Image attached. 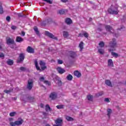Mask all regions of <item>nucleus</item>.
<instances>
[{
  "label": "nucleus",
  "instance_id": "nucleus-31",
  "mask_svg": "<svg viewBox=\"0 0 126 126\" xmlns=\"http://www.w3.org/2000/svg\"><path fill=\"white\" fill-rule=\"evenodd\" d=\"M98 45L100 48H103L105 46V43L103 41H100Z\"/></svg>",
  "mask_w": 126,
  "mask_h": 126
},
{
  "label": "nucleus",
  "instance_id": "nucleus-50",
  "mask_svg": "<svg viewBox=\"0 0 126 126\" xmlns=\"http://www.w3.org/2000/svg\"><path fill=\"white\" fill-rule=\"evenodd\" d=\"M84 36V34H82V33H79V35H78V37H83Z\"/></svg>",
  "mask_w": 126,
  "mask_h": 126
},
{
  "label": "nucleus",
  "instance_id": "nucleus-58",
  "mask_svg": "<svg viewBox=\"0 0 126 126\" xmlns=\"http://www.w3.org/2000/svg\"><path fill=\"white\" fill-rule=\"evenodd\" d=\"M46 114H47V113H46V112H43V114L45 116V115H46Z\"/></svg>",
  "mask_w": 126,
  "mask_h": 126
},
{
  "label": "nucleus",
  "instance_id": "nucleus-49",
  "mask_svg": "<svg viewBox=\"0 0 126 126\" xmlns=\"http://www.w3.org/2000/svg\"><path fill=\"white\" fill-rule=\"evenodd\" d=\"M21 34H22V35L23 37H24V36H25V32H24V31H22Z\"/></svg>",
  "mask_w": 126,
  "mask_h": 126
},
{
  "label": "nucleus",
  "instance_id": "nucleus-32",
  "mask_svg": "<svg viewBox=\"0 0 126 126\" xmlns=\"http://www.w3.org/2000/svg\"><path fill=\"white\" fill-rule=\"evenodd\" d=\"M104 94V92H100L97 94H96V97H100V96H102Z\"/></svg>",
  "mask_w": 126,
  "mask_h": 126
},
{
  "label": "nucleus",
  "instance_id": "nucleus-54",
  "mask_svg": "<svg viewBox=\"0 0 126 126\" xmlns=\"http://www.w3.org/2000/svg\"><path fill=\"white\" fill-rule=\"evenodd\" d=\"M0 50H2V45L0 44Z\"/></svg>",
  "mask_w": 126,
  "mask_h": 126
},
{
  "label": "nucleus",
  "instance_id": "nucleus-60",
  "mask_svg": "<svg viewBox=\"0 0 126 126\" xmlns=\"http://www.w3.org/2000/svg\"><path fill=\"white\" fill-rule=\"evenodd\" d=\"M10 121H12V118H11V119H10Z\"/></svg>",
  "mask_w": 126,
  "mask_h": 126
},
{
  "label": "nucleus",
  "instance_id": "nucleus-19",
  "mask_svg": "<svg viewBox=\"0 0 126 126\" xmlns=\"http://www.w3.org/2000/svg\"><path fill=\"white\" fill-rule=\"evenodd\" d=\"M65 119L67 122H73V121H74V119L72 117H69L68 116H66Z\"/></svg>",
  "mask_w": 126,
  "mask_h": 126
},
{
  "label": "nucleus",
  "instance_id": "nucleus-59",
  "mask_svg": "<svg viewBox=\"0 0 126 126\" xmlns=\"http://www.w3.org/2000/svg\"><path fill=\"white\" fill-rule=\"evenodd\" d=\"M14 100H17V97H14Z\"/></svg>",
  "mask_w": 126,
  "mask_h": 126
},
{
  "label": "nucleus",
  "instance_id": "nucleus-35",
  "mask_svg": "<svg viewBox=\"0 0 126 126\" xmlns=\"http://www.w3.org/2000/svg\"><path fill=\"white\" fill-rule=\"evenodd\" d=\"M44 83H45V84H46L47 85H48L49 86H50L51 85V82L47 80L44 81Z\"/></svg>",
  "mask_w": 126,
  "mask_h": 126
},
{
  "label": "nucleus",
  "instance_id": "nucleus-42",
  "mask_svg": "<svg viewBox=\"0 0 126 126\" xmlns=\"http://www.w3.org/2000/svg\"><path fill=\"white\" fill-rule=\"evenodd\" d=\"M20 70H21V71H25V70H26V68H25V67H21L20 68Z\"/></svg>",
  "mask_w": 126,
  "mask_h": 126
},
{
  "label": "nucleus",
  "instance_id": "nucleus-34",
  "mask_svg": "<svg viewBox=\"0 0 126 126\" xmlns=\"http://www.w3.org/2000/svg\"><path fill=\"white\" fill-rule=\"evenodd\" d=\"M16 115V112H11L9 114L10 117H14Z\"/></svg>",
  "mask_w": 126,
  "mask_h": 126
},
{
  "label": "nucleus",
  "instance_id": "nucleus-41",
  "mask_svg": "<svg viewBox=\"0 0 126 126\" xmlns=\"http://www.w3.org/2000/svg\"><path fill=\"white\" fill-rule=\"evenodd\" d=\"M6 20L8 22H10V16H7L6 17Z\"/></svg>",
  "mask_w": 126,
  "mask_h": 126
},
{
  "label": "nucleus",
  "instance_id": "nucleus-13",
  "mask_svg": "<svg viewBox=\"0 0 126 126\" xmlns=\"http://www.w3.org/2000/svg\"><path fill=\"white\" fill-rule=\"evenodd\" d=\"M107 65L108 66H111L112 67H114V63L113 62V60L109 59L107 62Z\"/></svg>",
  "mask_w": 126,
  "mask_h": 126
},
{
  "label": "nucleus",
  "instance_id": "nucleus-27",
  "mask_svg": "<svg viewBox=\"0 0 126 126\" xmlns=\"http://www.w3.org/2000/svg\"><path fill=\"white\" fill-rule=\"evenodd\" d=\"M111 55L112 56H113V57H114V58H118V57H119L120 56H119V54H118V53H116V52H111Z\"/></svg>",
  "mask_w": 126,
  "mask_h": 126
},
{
  "label": "nucleus",
  "instance_id": "nucleus-56",
  "mask_svg": "<svg viewBox=\"0 0 126 126\" xmlns=\"http://www.w3.org/2000/svg\"><path fill=\"white\" fill-rule=\"evenodd\" d=\"M89 20L90 21H92V18H90Z\"/></svg>",
  "mask_w": 126,
  "mask_h": 126
},
{
  "label": "nucleus",
  "instance_id": "nucleus-15",
  "mask_svg": "<svg viewBox=\"0 0 126 126\" xmlns=\"http://www.w3.org/2000/svg\"><path fill=\"white\" fill-rule=\"evenodd\" d=\"M83 46H84V43L83 41H81L79 44V48H80V52H82V50L84 49Z\"/></svg>",
  "mask_w": 126,
  "mask_h": 126
},
{
  "label": "nucleus",
  "instance_id": "nucleus-53",
  "mask_svg": "<svg viewBox=\"0 0 126 126\" xmlns=\"http://www.w3.org/2000/svg\"><path fill=\"white\" fill-rule=\"evenodd\" d=\"M125 28V27L122 26L120 29H118V30H122V29Z\"/></svg>",
  "mask_w": 126,
  "mask_h": 126
},
{
  "label": "nucleus",
  "instance_id": "nucleus-21",
  "mask_svg": "<svg viewBox=\"0 0 126 126\" xmlns=\"http://www.w3.org/2000/svg\"><path fill=\"white\" fill-rule=\"evenodd\" d=\"M45 111L46 112H48V111H50V112H51L52 108H51V107H50V105L49 104H46L45 106Z\"/></svg>",
  "mask_w": 126,
  "mask_h": 126
},
{
  "label": "nucleus",
  "instance_id": "nucleus-18",
  "mask_svg": "<svg viewBox=\"0 0 126 126\" xmlns=\"http://www.w3.org/2000/svg\"><path fill=\"white\" fill-rule=\"evenodd\" d=\"M105 29L106 31H108V32H111V30H113V27H111L110 25H106L105 26Z\"/></svg>",
  "mask_w": 126,
  "mask_h": 126
},
{
  "label": "nucleus",
  "instance_id": "nucleus-25",
  "mask_svg": "<svg viewBox=\"0 0 126 126\" xmlns=\"http://www.w3.org/2000/svg\"><path fill=\"white\" fill-rule=\"evenodd\" d=\"M68 32L66 31L63 32V36L64 38H67L68 37Z\"/></svg>",
  "mask_w": 126,
  "mask_h": 126
},
{
  "label": "nucleus",
  "instance_id": "nucleus-37",
  "mask_svg": "<svg viewBox=\"0 0 126 126\" xmlns=\"http://www.w3.org/2000/svg\"><path fill=\"white\" fill-rule=\"evenodd\" d=\"M65 13V10H60L59 11V13H60V14H64Z\"/></svg>",
  "mask_w": 126,
  "mask_h": 126
},
{
  "label": "nucleus",
  "instance_id": "nucleus-26",
  "mask_svg": "<svg viewBox=\"0 0 126 126\" xmlns=\"http://www.w3.org/2000/svg\"><path fill=\"white\" fill-rule=\"evenodd\" d=\"M67 80H69V81L72 80V79L73 78V77H72V75L71 74H68L66 77Z\"/></svg>",
  "mask_w": 126,
  "mask_h": 126
},
{
  "label": "nucleus",
  "instance_id": "nucleus-43",
  "mask_svg": "<svg viewBox=\"0 0 126 126\" xmlns=\"http://www.w3.org/2000/svg\"><path fill=\"white\" fill-rule=\"evenodd\" d=\"M39 80L40 81L43 82H44V81H45V78H44V77H41L39 78Z\"/></svg>",
  "mask_w": 126,
  "mask_h": 126
},
{
  "label": "nucleus",
  "instance_id": "nucleus-39",
  "mask_svg": "<svg viewBox=\"0 0 126 126\" xmlns=\"http://www.w3.org/2000/svg\"><path fill=\"white\" fill-rule=\"evenodd\" d=\"M84 36L85 38H88V37L89 36V34H88V33L85 32L84 33Z\"/></svg>",
  "mask_w": 126,
  "mask_h": 126
},
{
  "label": "nucleus",
  "instance_id": "nucleus-55",
  "mask_svg": "<svg viewBox=\"0 0 126 126\" xmlns=\"http://www.w3.org/2000/svg\"><path fill=\"white\" fill-rule=\"evenodd\" d=\"M98 30L99 31H102V29H101V28H98Z\"/></svg>",
  "mask_w": 126,
  "mask_h": 126
},
{
  "label": "nucleus",
  "instance_id": "nucleus-29",
  "mask_svg": "<svg viewBox=\"0 0 126 126\" xmlns=\"http://www.w3.org/2000/svg\"><path fill=\"white\" fill-rule=\"evenodd\" d=\"M98 52L100 54V55H104L105 51H104V49H99L98 50Z\"/></svg>",
  "mask_w": 126,
  "mask_h": 126
},
{
  "label": "nucleus",
  "instance_id": "nucleus-46",
  "mask_svg": "<svg viewBox=\"0 0 126 126\" xmlns=\"http://www.w3.org/2000/svg\"><path fill=\"white\" fill-rule=\"evenodd\" d=\"M0 58H4V54L1 52H0Z\"/></svg>",
  "mask_w": 126,
  "mask_h": 126
},
{
  "label": "nucleus",
  "instance_id": "nucleus-17",
  "mask_svg": "<svg viewBox=\"0 0 126 126\" xmlns=\"http://www.w3.org/2000/svg\"><path fill=\"white\" fill-rule=\"evenodd\" d=\"M74 75L75 76H77V77H80L81 76V73L79 72L78 70H76L74 72Z\"/></svg>",
  "mask_w": 126,
  "mask_h": 126
},
{
  "label": "nucleus",
  "instance_id": "nucleus-23",
  "mask_svg": "<svg viewBox=\"0 0 126 126\" xmlns=\"http://www.w3.org/2000/svg\"><path fill=\"white\" fill-rule=\"evenodd\" d=\"M34 99L35 97H32L31 96H29L28 97H27V100H28V101H30V102H33Z\"/></svg>",
  "mask_w": 126,
  "mask_h": 126
},
{
  "label": "nucleus",
  "instance_id": "nucleus-47",
  "mask_svg": "<svg viewBox=\"0 0 126 126\" xmlns=\"http://www.w3.org/2000/svg\"><path fill=\"white\" fill-rule=\"evenodd\" d=\"M58 83L59 85H62V84H63V82H62V81L59 80L58 81Z\"/></svg>",
  "mask_w": 126,
  "mask_h": 126
},
{
  "label": "nucleus",
  "instance_id": "nucleus-48",
  "mask_svg": "<svg viewBox=\"0 0 126 126\" xmlns=\"http://www.w3.org/2000/svg\"><path fill=\"white\" fill-rule=\"evenodd\" d=\"M18 17H22V16H23V14L21 13H19L18 14Z\"/></svg>",
  "mask_w": 126,
  "mask_h": 126
},
{
  "label": "nucleus",
  "instance_id": "nucleus-57",
  "mask_svg": "<svg viewBox=\"0 0 126 126\" xmlns=\"http://www.w3.org/2000/svg\"><path fill=\"white\" fill-rule=\"evenodd\" d=\"M45 126H51V125H50L49 124H46Z\"/></svg>",
  "mask_w": 126,
  "mask_h": 126
},
{
  "label": "nucleus",
  "instance_id": "nucleus-4",
  "mask_svg": "<svg viewBox=\"0 0 126 126\" xmlns=\"http://www.w3.org/2000/svg\"><path fill=\"white\" fill-rule=\"evenodd\" d=\"M34 86V81L32 79H29L28 80V83L27 84V89L29 90H32V88H33V86Z\"/></svg>",
  "mask_w": 126,
  "mask_h": 126
},
{
  "label": "nucleus",
  "instance_id": "nucleus-40",
  "mask_svg": "<svg viewBox=\"0 0 126 126\" xmlns=\"http://www.w3.org/2000/svg\"><path fill=\"white\" fill-rule=\"evenodd\" d=\"M58 64H63V60H58Z\"/></svg>",
  "mask_w": 126,
  "mask_h": 126
},
{
  "label": "nucleus",
  "instance_id": "nucleus-24",
  "mask_svg": "<svg viewBox=\"0 0 126 126\" xmlns=\"http://www.w3.org/2000/svg\"><path fill=\"white\" fill-rule=\"evenodd\" d=\"M113 113V111H112V109L109 108L107 109V116L108 118H110V117H111V114Z\"/></svg>",
  "mask_w": 126,
  "mask_h": 126
},
{
  "label": "nucleus",
  "instance_id": "nucleus-6",
  "mask_svg": "<svg viewBox=\"0 0 126 126\" xmlns=\"http://www.w3.org/2000/svg\"><path fill=\"white\" fill-rule=\"evenodd\" d=\"M24 59H25V55H24V53H20L19 56V58L17 61V63H21V62H23L24 61Z\"/></svg>",
  "mask_w": 126,
  "mask_h": 126
},
{
  "label": "nucleus",
  "instance_id": "nucleus-11",
  "mask_svg": "<svg viewBox=\"0 0 126 126\" xmlns=\"http://www.w3.org/2000/svg\"><path fill=\"white\" fill-rule=\"evenodd\" d=\"M6 44L7 45H9L10 44L11 45H14V44H15V42H14V40H13V39L9 37L6 39Z\"/></svg>",
  "mask_w": 126,
  "mask_h": 126
},
{
  "label": "nucleus",
  "instance_id": "nucleus-28",
  "mask_svg": "<svg viewBox=\"0 0 126 126\" xmlns=\"http://www.w3.org/2000/svg\"><path fill=\"white\" fill-rule=\"evenodd\" d=\"M87 98L89 101H93V95H88L87 96Z\"/></svg>",
  "mask_w": 126,
  "mask_h": 126
},
{
  "label": "nucleus",
  "instance_id": "nucleus-5",
  "mask_svg": "<svg viewBox=\"0 0 126 126\" xmlns=\"http://www.w3.org/2000/svg\"><path fill=\"white\" fill-rule=\"evenodd\" d=\"M24 122V121L23 119H21L20 121H16L14 122H10L9 125L11 126H21Z\"/></svg>",
  "mask_w": 126,
  "mask_h": 126
},
{
  "label": "nucleus",
  "instance_id": "nucleus-8",
  "mask_svg": "<svg viewBox=\"0 0 126 126\" xmlns=\"http://www.w3.org/2000/svg\"><path fill=\"white\" fill-rule=\"evenodd\" d=\"M57 97H58V94L56 92L51 93L49 95V98H50L51 100H56Z\"/></svg>",
  "mask_w": 126,
  "mask_h": 126
},
{
  "label": "nucleus",
  "instance_id": "nucleus-33",
  "mask_svg": "<svg viewBox=\"0 0 126 126\" xmlns=\"http://www.w3.org/2000/svg\"><path fill=\"white\" fill-rule=\"evenodd\" d=\"M34 31H35V32H36V33L37 35H38V34H39V31L38 30V28H37V27H34Z\"/></svg>",
  "mask_w": 126,
  "mask_h": 126
},
{
  "label": "nucleus",
  "instance_id": "nucleus-30",
  "mask_svg": "<svg viewBox=\"0 0 126 126\" xmlns=\"http://www.w3.org/2000/svg\"><path fill=\"white\" fill-rule=\"evenodd\" d=\"M56 108H57L59 110H61V109H63L64 108V105H59L56 106Z\"/></svg>",
  "mask_w": 126,
  "mask_h": 126
},
{
  "label": "nucleus",
  "instance_id": "nucleus-16",
  "mask_svg": "<svg viewBox=\"0 0 126 126\" xmlns=\"http://www.w3.org/2000/svg\"><path fill=\"white\" fill-rule=\"evenodd\" d=\"M65 22L67 24V25H70V24L72 23V20H71L69 18H67L65 19Z\"/></svg>",
  "mask_w": 126,
  "mask_h": 126
},
{
  "label": "nucleus",
  "instance_id": "nucleus-14",
  "mask_svg": "<svg viewBox=\"0 0 126 126\" xmlns=\"http://www.w3.org/2000/svg\"><path fill=\"white\" fill-rule=\"evenodd\" d=\"M24 41V39L20 36H17L16 38V42L17 43H21Z\"/></svg>",
  "mask_w": 126,
  "mask_h": 126
},
{
  "label": "nucleus",
  "instance_id": "nucleus-2",
  "mask_svg": "<svg viewBox=\"0 0 126 126\" xmlns=\"http://www.w3.org/2000/svg\"><path fill=\"white\" fill-rule=\"evenodd\" d=\"M119 7L118 5H111L110 7L108 9V12L110 14H115L117 15L119 13Z\"/></svg>",
  "mask_w": 126,
  "mask_h": 126
},
{
  "label": "nucleus",
  "instance_id": "nucleus-10",
  "mask_svg": "<svg viewBox=\"0 0 126 126\" xmlns=\"http://www.w3.org/2000/svg\"><path fill=\"white\" fill-rule=\"evenodd\" d=\"M27 52L30 54H34L35 53V50L31 46H28L27 48Z\"/></svg>",
  "mask_w": 126,
  "mask_h": 126
},
{
  "label": "nucleus",
  "instance_id": "nucleus-3",
  "mask_svg": "<svg viewBox=\"0 0 126 126\" xmlns=\"http://www.w3.org/2000/svg\"><path fill=\"white\" fill-rule=\"evenodd\" d=\"M117 46V42L116 39L113 38L112 41L109 42V47L112 48V49H109L108 52H114L116 49L114 48Z\"/></svg>",
  "mask_w": 126,
  "mask_h": 126
},
{
  "label": "nucleus",
  "instance_id": "nucleus-20",
  "mask_svg": "<svg viewBox=\"0 0 126 126\" xmlns=\"http://www.w3.org/2000/svg\"><path fill=\"white\" fill-rule=\"evenodd\" d=\"M105 84L107 85V86H110V87H112V82H111V81L110 80H105Z\"/></svg>",
  "mask_w": 126,
  "mask_h": 126
},
{
  "label": "nucleus",
  "instance_id": "nucleus-12",
  "mask_svg": "<svg viewBox=\"0 0 126 126\" xmlns=\"http://www.w3.org/2000/svg\"><path fill=\"white\" fill-rule=\"evenodd\" d=\"M69 56L71 59H75L76 57H77L76 52L73 51L69 52Z\"/></svg>",
  "mask_w": 126,
  "mask_h": 126
},
{
  "label": "nucleus",
  "instance_id": "nucleus-38",
  "mask_svg": "<svg viewBox=\"0 0 126 126\" xmlns=\"http://www.w3.org/2000/svg\"><path fill=\"white\" fill-rule=\"evenodd\" d=\"M12 91V90H4V93H6V94H8V93H10V92H11Z\"/></svg>",
  "mask_w": 126,
  "mask_h": 126
},
{
  "label": "nucleus",
  "instance_id": "nucleus-9",
  "mask_svg": "<svg viewBox=\"0 0 126 126\" xmlns=\"http://www.w3.org/2000/svg\"><path fill=\"white\" fill-rule=\"evenodd\" d=\"M56 70L60 74H63V73H64V72H65V70L62 68V67H58L56 68Z\"/></svg>",
  "mask_w": 126,
  "mask_h": 126
},
{
  "label": "nucleus",
  "instance_id": "nucleus-36",
  "mask_svg": "<svg viewBox=\"0 0 126 126\" xmlns=\"http://www.w3.org/2000/svg\"><path fill=\"white\" fill-rule=\"evenodd\" d=\"M2 13H3V8L2 5H0V14H2Z\"/></svg>",
  "mask_w": 126,
  "mask_h": 126
},
{
  "label": "nucleus",
  "instance_id": "nucleus-7",
  "mask_svg": "<svg viewBox=\"0 0 126 126\" xmlns=\"http://www.w3.org/2000/svg\"><path fill=\"white\" fill-rule=\"evenodd\" d=\"M45 34L46 36H47L49 38H51V39H54V40H58V37L57 36H55L53 33L48 32V31H45Z\"/></svg>",
  "mask_w": 126,
  "mask_h": 126
},
{
  "label": "nucleus",
  "instance_id": "nucleus-22",
  "mask_svg": "<svg viewBox=\"0 0 126 126\" xmlns=\"http://www.w3.org/2000/svg\"><path fill=\"white\" fill-rule=\"evenodd\" d=\"M6 63L8 65H12L13 64V60L8 59Z\"/></svg>",
  "mask_w": 126,
  "mask_h": 126
},
{
  "label": "nucleus",
  "instance_id": "nucleus-51",
  "mask_svg": "<svg viewBox=\"0 0 126 126\" xmlns=\"http://www.w3.org/2000/svg\"><path fill=\"white\" fill-rule=\"evenodd\" d=\"M68 0H61V1H62V2H67Z\"/></svg>",
  "mask_w": 126,
  "mask_h": 126
},
{
  "label": "nucleus",
  "instance_id": "nucleus-1",
  "mask_svg": "<svg viewBox=\"0 0 126 126\" xmlns=\"http://www.w3.org/2000/svg\"><path fill=\"white\" fill-rule=\"evenodd\" d=\"M34 64L35 66V68L37 70H39V71H42V70H45V69H47V66H46V63L44 62L43 60L39 61V65L38 64V61L37 60L34 61Z\"/></svg>",
  "mask_w": 126,
  "mask_h": 126
},
{
  "label": "nucleus",
  "instance_id": "nucleus-52",
  "mask_svg": "<svg viewBox=\"0 0 126 126\" xmlns=\"http://www.w3.org/2000/svg\"><path fill=\"white\" fill-rule=\"evenodd\" d=\"M40 106L41 108H44V104L43 103H41Z\"/></svg>",
  "mask_w": 126,
  "mask_h": 126
},
{
  "label": "nucleus",
  "instance_id": "nucleus-45",
  "mask_svg": "<svg viewBox=\"0 0 126 126\" xmlns=\"http://www.w3.org/2000/svg\"><path fill=\"white\" fill-rule=\"evenodd\" d=\"M17 28V27L15 26H11V29L12 30H15V29H16Z\"/></svg>",
  "mask_w": 126,
  "mask_h": 126
},
{
  "label": "nucleus",
  "instance_id": "nucleus-44",
  "mask_svg": "<svg viewBox=\"0 0 126 126\" xmlns=\"http://www.w3.org/2000/svg\"><path fill=\"white\" fill-rule=\"evenodd\" d=\"M104 101L105 102H107V103H110V99H109V98H105L104 99Z\"/></svg>",
  "mask_w": 126,
  "mask_h": 126
}]
</instances>
